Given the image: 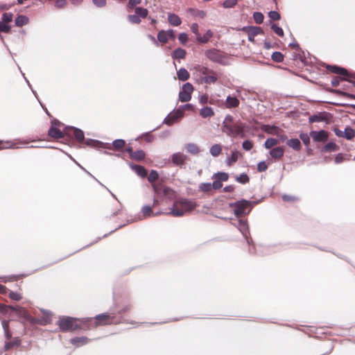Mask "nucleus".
Returning <instances> with one entry per match:
<instances>
[{
	"label": "nucleus",
	"mask_w": 355,
	"mask_h": 355,
	"mask_svg": "<svg viewBox=\"0 0 355 355\" xmlns=\"http://www.w3.org/2000/svg\"><path fill=\"white\" fill-rule=\"evenodd\" d=\"M284 150L283 147H276L272 148L270 152V155L272 157L275 159H280L284 156Z\"/></svg>",
	"instance_id": "obj_20"
},
{
	"label": "nucleus",
	"mask_w": 355,
	"mask_h": 355,
	"mask_svg": "<svg viewBox=\"0 0 355 355\" xmlns=\"http://www.w3.org/2000/svg\"><path fill=\"white\" fill-rule=\"evenodd\" d=\"M85 144L88 146L94 148H103L121 152H125V149L127 148L125 141L123 139H116L112 142V144H103L96 140L88 139L85 142Z\"/></svg>",
	"instance_id": "obj_3"
},
{
	"label": "nucleus",
	"mask_w": 355,
	"mask_h": 355,
	"mask_svg": "<svg viewBox=\"0 0 355 355\" xmlns=\"http://www.w3.org/2000/svg\"><path fill=\"white\" fill-rule=\"evenodd\" d=\"M310 135H309L306 133H301L300 135V138L303 141L304 144L306 146H308L310 144Z\"/></svg>",
	"instance_id": "obj_56"
},
{
	"label": "nucleus",
	"mask_w": 355,
	"mask_h": 355,
	"mask_svg": "<svg viewBox=\"0 0 355 355\" xmlns=\"http://www.w3.org/2000/svg\"><path fill=\"white\" fill-rule=\"evenodd\" d=\"M261 128L263 131L271 135H276L278 131V128L275 125H262Z\"/></svg>",
	"instance_id": "obj_26"
},
{
	"label": "nucleus",
	"mask_w": 355,
	"mask_h": 355,
	"mask_svg": "<svg viewBox=\"0 0 355 355\" xmlns=\"http://www.w3.org/2000/svg\"><path fill=\"white\" fill-rule=\"evenodd\" d=\"M28 19L27 17H26L24 15H19L15 19V25L19 27L26 25V24H28Z\"/></svg>",
	"instance_id": "obj_34"
},
{
	"label": "nucleus",
	"mask_w": 355,
	"mask_h": 355,
	"mask_svg": "<svg viewBox=\"0 0 355 355\" xmlns=\"http://www.w3.org/2000/svg\"><path fill=\"white\" fill-rule=\"evenodd\" d=\"M327 69L333 73L343 76L345 80L351 82L352 79H355V76L350 74L345 68L336 65H327Z\"/></svg>",
	"instance_id": "obj_6"
},
{
	"label": "nucleus",
	"mask_w": 355,
	"mask_h": 355,
	"mask_svg": "<svg viewBox=\"0 0 355 355\" xmlns=\"http://www.w3.org/2000/svg\"><path fill=\"white\" fill-rule=\"evenodd\" d=\"M271 28L274 31V32L279 36L283 37L284 36V31L283 29L278 26L276 24H272L271 26Z\"/></svg>",
	"instance_id": "obj_57"
},
{
	"label": "nucleus",
	"mask_w": 355,
	"mask_h": 355,
	"mask_svg": "<svg viewBox=\"0 0 355 355\" xmlns=\"http://www.w3.org/2000/svg\"><path fill=\"white\" fill-rule=\"evenodd\" d=\"M14 146V144L10 141L0 140V150L12 148Z\"/></svg>",
	"instance_id": "obj_46"
},
{
	"label": "nucleus",
	"mask_w": 355,
	"mask_h": 355,
	"mask_svg": "<svg viewBox=\"0 0 355 355\" xmlns=\"http://www.w3.org/2000/svg\"><path fill=\"white\" fill-rule=\"evenodd\" d=\"M153 186V188L154 189V191L155 192V193L157 194H160V193H162L163 192V188H165L166 186H164L163 184L162 183H153L152 184Z\"/></svg>",
	"instance_id": "obj_48"
},
{
	"label": "nucleus",
	"mask_w": 355,
	"mask_h": 355,
	"mask_svg": "<svg viewBox=\"0 0 355 355\" xmlns=\"http://www.w3.org/2000/svg\"><path fill=\"white\" fill-rule=\"evenodd\" d=\"M195 69L198 71L200 73L204 75L205 76L209 74L212 70L208 69L206 67L202 66V65H197L195 67Z\"/></svg>",
	"instance_id": "obj_40"
},
{
	"label": "nucleus",
	"mask_w": 355,
	"mask_h": 355,
	"mask_svg": "<svg viewBox=\"0 0 355 355\" xmlns=\"http://www.w3.org/2000/svg\"><path fill=\"white\" fill-rule=\"evenodd\" d=\"M245 123L240 121L234 123L233 116L230 114L225 116L223 122V132L231 137L235 138L240 137L241 138H244L245 137Z\"/></svg>",
	"instance_id": "obj_1"
},
{
	"label": "nucleus",
	"mask_w": 355,
	"mask_h": 355,
	"mask_svg": "<svg viewBox=\"0 0 355 355\" xmlns=\"http://www.w3.org/2000/svg\"><path fill=\"white\" fill-rule=\"evenodd\" d=\"M187 159V155L182 153H174L171 157L173 164L175 166H180V168L184 166Z\"/></svg>",
	"instance_id": "obj_13"
},
{
	"label": "nucleus",
	"mask_w": 355,
	"mask_h": 355,
	"mask_svg": "<svg viewBox=\"0 0 355 355\" xmlns=\"http://www.w3.org/2000/svg\"><path fill=\"white\" fill-rule=\"evenodd\" d=\"M236 180L241 184H247L250 181L248 175L245 173H242L239 176L236 177Z\"/></svg>",
	"instance_id": "obj_44"
},
{
	"label": "nucleus",
	"mask_w": 355,
	"mask_h": 355,
	"mask_svg": "<svg viewBox=\"0 0 355 355\" xmlns=\"http://www.w3.org/2000/svg\"><path fill=\"white\" fill-rule=\"evenodd\" d=\"M187 52L184 49L181 48L176 49L172 54L173 59H183L185 58Z\"/></svg>",
	"instance_id": "obj_25"
},
{
	"label": "nucleus",
	"mask_w": 355,
	"mask_h": 355,
	"mask_svg": "<svg viewBox=\"0 0 355 355\" xmlns=\"http://www.w3.org/2000/svg\"><path fill=\"white\" fill-rule=\"evenodd\" d=\"M135 12L137 15L143 19L146 18L148 15V10L142 7H136L135 8Z\"/></svg>",
	"instance_id": "obj_31"
},
{
	"label": "nucleus",
	"mask_w": 355,
	"mask_h": 355,
	"mask_svg": "<svg viewBox=\"0 0 355 355\" xmlns=\"http://www.w3.org/2000/svg\"><path fill=\"white\" fill-rule=\"evenodd\" d=\"M213 178L220 182H226L229 179V174L225 172H218L214 174Z\"/></svg>",
	"instance_id": "obj_33"
},
{
	"label": "nucleus",
	"mask_w": 355,
	"mask_h": 355,
	"mask_svg": "<svg viewBox=\"0 0 355 355\" xmlns=\"http://www.w3.org/2000/svg\"><path fill=\"white\" fill-rule=\"evenodd\" d=\"M88 342V338L87 337H75L71 340V343L73 345H76L77 346L83 345Z\"/></svg>",
	"instance_id": "obj_29"
},
{
	"label": "nucleus",
	"mask_w": 355,
	"mask_h": 355,
	"mask_svg": "<svg viewBox=\"0 0 355 355\" xmlns=\"http://www.w3.org/2000/svg\"><path fill=\"white\" fill-rule=\"evenodd\" d=\"M209 151L212 156L217 157L222 152V146L220 144H214L210 148Z\"/></svg>",
	"instance_id": "obj_32"
},
{
	"label": "nucleus",
	"mask_w": 355,
	"mask_h": 355,
	"mask_svg": "<svg viewBox=\"0 0 355 355\" xmlns=\"http://www.w3.org/2000/svg\"><path fill=\"white\" fill-rule=\"evenodd\" d=\"M132 168L139 176L141 178H146L147 176V170L144 166L140 165H135Z\"/></svg>",
	"instance_id": "obj_27"
},
{
	"label": "nucleus",
	"mask_w": 355,
	"mask_h": 355,
	"mask_svg": "<svg viewBox=\"0 0 355 355\" xmlns=\"http://www.w3.org/2000/svg\"><path fill=\"white\" fill-rule=\"evenodd\" d=\"M177 76L178 79L182 81H186L190 77L189 73L184 68H181L180 69H179L177 72Z\"/></svg>",
	"instance_id": "obj_22"
},
{
	"label": "nucleus",
	"mask_w": 355,
	"mask_h": 355,
	"mask_svg": "<svg viewBox=\"0 0 355 355\" xmlns=\"http://www.w3.org/2000/svg\"><path fill=\"white\" fill-rule=\"evenodd\" d=\"M338 149V146L334 142L327 143L322 148V152H334Z\"/></svg>",
	"instance_id": "obj_37"
},
{
	"label": "nucleus",
	"mask_w": 355,
	"mask_h": 355,
	"mask_svg": "<svg viewBox=\"0 0 355 355\" xmlns=\"http://www.w3.org/2000/svg\"><path fill=\"white\" fill-rule=\"evenodd\" d=\"M341 80H345L343 79V77L340 78V77H338V76H335L331 80V85L333 87H337V86L339 85V83H340V82Z\"/></svg>",
	"instance_id": "obj_62"
},
{
	"label": "nucleus",
	"mask_w": 355,
	"mask_h": 355,
	"mask_svg": "<svg viewBox=\"0 0 355 355\" xmlns=\"http://www.w3.org/2000/svg\"><path fill=\"white\" fill-rule=\"evenodd\" d=\"M168 40L167 33L164 30L159 31L157 34V41L162 44H164L168 42Z\"/></svg>",
	"instance_id": "obj_35"
},
{
	"label": "nucleus",
	"mask_w": 355,
	"mask_h": 355,
	"mask_svg": "<svg viewBox=\"0 0 355 355\" xmlns=\"http://www.w3.org/2000/svg\"><path fill=\"white\" fill-rule=\"evenodd\" d=\"M242 146L245 150H250L253 148V143L251 141L246 140L243 142Z\"/></svg>",
	"instance_id": "obj_60"
},
{
	"label": "nucleus",
	"mask_w": 355,
	"mask_h": 355,
	"mask_svg": "<svg viewBox=\"0 0 355 355\" xmlns=\"http://www.w3.org/2000/svg\"><path fill=\"white\" fill-rule=\"evenodd\" d=\"M213 32L211 30H208L203 35H201L200 34L198 35L196 40L200 44H206L209 41V40L213 37Z\"/></svg>",
	"instance_id": "obj_16"
},
{
	"label": "nucleus",
	"mask_w": 355,
	"mask_h": 355,
	"mask_svg": "<svg viewBox=\"0 0 355 355\" xmlns=\"http://www.w3.org/2000/svg\"><path fill=\"white\" fill-rule=\"evenodd\" d=\"M168 22L170 24L175 26H178L180 25L182 23V20L179 17V16H178L175 14H173V13L168 15Z\"/></svg>",
	"instance_id": "obj_21"
},
{
	"label": "nucleus",
	"mask_w": 355,
	"mask_h": 355,
	"mask_svg": "<svg viewBox=\"0 0 355 355\" xmlns=\"http://www.w3.org/2000/svg\"><path fill=\"white\" fill-rule=\"evenodd\" d=\"M328 120V114L325 112L312 115L309 117V123L321 122Z\"/></svg>",
	"instance_id": "obj_14"
},
{
	"label": "nucleus",
	"mask_w": 355,
	"mask_h": 355,
	"mask_svg": "<svg viewBox=\"0 0 355 355\" xmlns=\"http://www.w3.org/2000/svg\"><path fill=\"white\" fill-rule=\"evenodd\" d=\"M9 297L10 299L15 301H19L22 297L21 295L17 292L10 291Z\"/></svg>",
	"instance_id": "obj_58"
},
{
	"label": "nucleus",
	"mask_w": 355,
	"mask_h": 355,
	"mask_svg": "<svg viewBox=\"0 0 355 355\" xmlns=\"http://www.w3.org/2000/svg\"><path fill=\"white\" fill-rule=\"evenodd\" d=\"M196 207L197 204L194 200L180 198L173 202V207L167 214L176 217L182 216L193 211Z\"/></svg>",
	"instance_id": "obj_2"
},
{
	"label": "nucleus",
	"mask_w": 355,
	"mask_h": 355,
	"mask_svg": "<svg viewBox=\"0 0 355 355\" xmlns=\"http://www.w3.org/2000/svg\"><path fill=\"white\" fill-rule=\"evenodd\" d=\"M310 136L314 141L325 142L329 138V133L327 131L324 130L320 131H311Z\"/></svg>",
	"instance_id": "obj_12"
},
{
	"label": "nucleus",
	"mask_w": 355,
	"mask_h": 355,
	"mask_svg": "<svg viewBox=\"0 0 355 355\" xmlns=\"http://www.w3.org/2000/svg\"><path fill=\"white\" fill-rule=\"evenodd\" d=\"M355 137V130L350 127H347L344 131L343 137L352 140Z\"/></svg>",
	"instance_id": "obj_38"
},
{
	"label": "nucleus",
	"mask_w": 355,
	"mask_h": 355,
	"mask_svg": "<svg viewBox=\"0 0 355 355\" xmlns=\"http://www.w3.org/2000/svg\"><path fill=\"white\" fill-rule=\"evenodd\" d=\"M193 91V85L187 83L183 85L182 90L179 93V99L182 102H188L191 98V94Z\"/></svg>",
	"instance_id": "obj_7"
},
{
	"label": "nucleus",
	"mask_w": 355,
	"mask_h": 355,
	"mask_svg": "<svg viewBox=\"0 0 355 355\" xmlns=\"http://www.w3.org/2000/svg\"><path fill=\"white\" fill-rule=\"evenodd\" d=\"M253 17H254V21L259 24H260L263 22V18H264L263 14L261 12H254L253 15Z\"/></svg>",
	"instance_id": "obj_53"
},
{
	"label": "nucleus",
	"mask_w": 355,
	"mask_h": 355,
	"mask_svg": "<svg viewBox=\"0 0 355 355\" xmlns=\"http://www.w3.org/2000/svg\"><path fill=\"white\" fill-rule=\"evenodd\" d=\"M67 5V0H56L55 6L58 8H63Z\"/></svg>",
	"instance_id": "obj_64"
},
{
	"label": "nucleus",
	"mask_w": 355,
	"mask_h": 355,
	"mask_svg": "<svg viewBox=\"0 0 355 355\" xmlns=\"http://www.w3.org/2000/svg\"><path fill=\"white\" fill-rule=\"evenodd\" d=\"M239 100L235 96H228L226 98L225 107L227 108H235L239 105Z\"/></svg>",
	"instance_id": "obj_15"
},
{
	"label": "nucleus",
	"mask_w": 355,
	"mask_h": 355,
	"mask_svg": "<svg viewBox=\"0 0 355 355\" xmlns=\"http://www.w3.org/2000/svg\"><path fill=\"white\" fill-rule=\"evenodd\" d=\"M11 31V26L0 21V33H9Z\"/></svg>",
	"instance_id": "obj_52"
},
{
	"label": "nucleus",
	"mask_w": 355,
	"mask_h": 355,
	"mask_svg": "<svg viewBox=\"0 0 355 355\" xmlns=\"http://www.w3.org/2000/svg\"><path fill=\"white\" fill-rule=\"evenodd\" d=\"M142 213L144 216H150L153 215V207L151 206H144L142 207Z\"/></svg>",
	"instance_id": "obj_51"
},
{
	"label": "nucleus",
	"mask_w": 355,
	"mask_h": 355,
	"mask_svg": "<svg viewBox=\"0 0 355 355\" xmlns=\"http://www.w3.org/2000/svg\"><path fill=\"white\" fill-rule=\"evenodd\" d=\"M186 149L188 153L192 155H197L200 152L198 146L195 144H188L186 146Z\"/></svg>",
	"instance_id": "obj_36"
},
{
	"label": "nucleus",
	"mask_w": 355,
	"mask_h": 355,
	"mask_svg": "<svg viewBox=\"0 0 355 355\" xmlns=\"http://www.w3.org/2000/svg\"><path fill=\"white\" fill-rule=\"evenodd\" d=\"M238 1L237 0H225L223 6L225 8H231L235 6L237 4Z\"/></svg>",
	"instance_id": "obj_54"
},
{
	"label": "nucleus",
	"mask_w": 355,
	"mask_h": 355,
	"mask_svg": "<svg viewBox=\"0 0 355 355\" xmlns=\"http://www.w3.org/2000/svg\"><path fill=\"white\" fill-rule=\"evenodd\" d=\"M20 342H21L20 340H19L18 338H15L12 342L6 343V349H10V348L13 347L14 346H18L20 345Z\"/></svg>",
	"instance_id": "obj_59"
},
{
	"label": "nucleus",
	"mask_w": 355,
	"mask_h": 355,
	"mask_svg": "<svg viewBox=\"0 0 355 355\" xmlns=\"http://www.w3.org/2000/svg\"><path fill=\"white\" fill-rule=\"evenodd\" d=\"M278 140L275 138H269L265 141L264 146L266 148L270 149L278 144Z\"/></svg>",
	"instance_id": "obj_42"
},
{
	"label": "nucleus",
	"mask_w": 355,
	"mask_h": 355,
	"mask_svg": "<svg viewBox=\"0 0 355 355\" xmlns=\"http://www.w3.org/2000/svg\"><path fill=\"white\" fill-rule=\"evenodd\" d=\"M268 15L271 19L275 21L279 20L280 19L279 13L276 11H270Z\"/></svg>",
	"instance_id": "obj_63"
},
{
	"label": "nucleus",
	"mask_w": 355,
	"mask_h": 355,
	"mask_svg": "<svg viewBox=\"0 0 355 355\" xmlns=\"http://www.w3.org/2000/svg\"><path fill=\"white\" fill-rule=\"evenodd\" d=\"M268 168V164L266 162H261L257 164V170L259 172L266 171Z\"/></svg>",
	"instance_id": "obj_61"
},
{
	"label": "nucleus",
	"mask_w": 355,
	"mask_h": 355,
	"mask_svg": "<svg viewBox=\"0 0 355 355\" xmlns=\"http://www.w3.org/2000/svg\"><path fill=\"white\" fill-rule=\"evenodd\" d=\"M125 151L128 153L129 157L131 159L139 162L142 161L146 157V153L142 150H138L136 151H133L132 148L131 146H128L125 148Z\"/></svg>",
	"instance_id": "obj_11"
},
{
	"label": "nucleus",
	"mask_w": 355,
	"mask_h": 355,
	"mask_svg": "<svg viewBox=\"0 0 355 355\" xmlns=\"http://www.w3.org/2000/svg\"><path fill=\"white\" fill-rule=\"evenodd\" d=\"M159 178V174L158 173L155 171V170H152L150 172V174L148 176V180L150 182L152 183V184L153 183H155V182Z\"/></svg>",
	"instance_id": "obj_47"
},
{
	"label": "nucleus",
	"mask_w": 355,
	"mask_h": 355,
	"mask_svg": "<svg viewBox=\"0 0 355 355\" xmlns=\"http://www.w3.org/2000/svg\"><path fill=\"white\" fill-rule=\"evenodd\" d=\"M162 194L169 199H173L175 197V192L168 187H165V188H163Z\"/></svg>",
	"instance_id": "obj_39"
},
{
	"label": "nucleus",
	"mask_w": 355,
	"mask_h": 355,
	"mask_svg": "<svg viewBox=\"0 0 355 355\" xmlns=\"http://www.w3.org/2000/svg\"><path fill=\"white\" fill-rule=\"evenodd\" d=\"M12 310L13 311H15L21 317H23L27 322H30L32 324H35L37 323L42 324L38 319H36L35 318H33L28 311L26 310L24 308L17 306H8V310Z\"/></svg>",
	"instance_id": "obj_5"
},
{
	"label": "nucleus",
	"mask_w": 355,
	"mask_h": 355,
	"mask_svg": "<svg viewBox=\"0 0 355 355\" xmlns=\"http://www.w3.org/2000/svg\"><path fill=\"white\" fill-rule=\"evenodd\" d=\"M218 78L216 73L212 71L209 74L202 78L203 82L207 84L214 83L216 82Z\"/></svg>",
	"instance_id": "obj_23"
},
{
	"label": "nucleus",
	"mask_w": 355,
	"mask_h": 355,
	"mask_svg": "<svg viewBox=\"0 0 355 355\" xmlns=\"http://www.w3.org/2000/svg\"><path fill=\"white\" fill-rule=\"evenodd\" d=\"M182 116V112L181 111H178L174 114L168 115L164 120V122L167 125H172L179 118Z\"/></svg>",
	"instance_id": "obj_18"
},
{
	"label": "nucleus",
	"mask_w": 355,
	"mask_h": 355,
	"mask_svg": "<svg viewBox=\"0 0 355 355\" xmlns=\"http://www.w3.org/2000/svg\"><path fill=\"white\" fill-rule=\"evenodd\" d=\"M58 326L63 331H74L80 328L76 323V320L70 317L60 318L58 321Z\"/></svg>",
	"instance_id": "obj_4"
},
{
	"label": "nucleus",
	"mask_w": 355,
	"mask_h": 355,
	"mask_svg": "<svg viewBox=\"0 0 355 355\" xmlns=\"http://www.w3.org/2000/svg\"><path fill=\"white\" fill-rule=\"evenodd\" d=\"M200 114L202 118L211 117L214 115V112L211 107H205L200 110Z\"/></svg>",
	"instance_id": "obj_24"
},
{
	"label": "nucleus",
	"mask_w": 355,
	"mask_h": 355,
	"mask_svg": "<svg viewBox=\"0 0 355 355\" xmlns=\"http://www.w3.org/2000/svg\"><path fill=\"white\" fill-rule=\"evenodd\" d=\"M205 55L210 60L218 63H223L225 58L223 52L215 49L207 50Z\"/></svg>",
	"instance_id": "obj_8"
},
{
	"label": "nucleus",
	"mask_w": 355,
	"mask_h": 355,
	"mask_svg": "<svg viewBox=\"0 0 355 355\" xmlns=\"http://www.w3.org/2000/svg\"><path fill=\"white\" fill-rule=\"evenodd\" d=\"M199 189L201 191H203L205 193H209L212 189V186L211 183H201L199 185Z\"/></svg>",
	"instance_id": "obj_45"
},
{
	"label": "nucleus",
	"mask_w": 355,
	"mask_h": 355,
	"mask_svg": "<svg viewBox=\"0 0 355 355\" xmlns=\"http://www.w3.org/2000/svg\"><path fill=\"white\" fill-rule=\"evenodd\" d=\"M114 317L107 313H102L96 315L94 318V327L111 324L113 323Z\"/></svg>",
	"instance_id": "obj_9"
},
{
	"label": "nucleus",
	"mask_w": 355,
	"mask_h": 355,
	"mask_svg": "<svg viewBox=\"0 0 355 355\" xmlns=\"http://www.w3.org/2000/svg\"><path fill=\"white\" fill-rule=\"evenodd\" d=\"M13 14L12 12H5L2 15V21L6 24H8L10 22L12 21Z\"/></svg>",
	"instance_id": "obj_43"
},
{
	"label": "nucleus",
	"mask_w": 355,
	"mask_h": 355,
	"mask_svg": "<svg viewBox=\"0 0 355 355\" xmlns=\"http://www.w3.org/2000/svg\"><path fill=\"white\" fill-rule=\"evenodd\" d=\"M73 135L78 142H84L85 135L83 131L78 128L73 129Z\"/></svg>",
	"instance_id": "obj_30"
},
{
	"label": "nucleus",
	"mask_w": 355,
	"mask_h": 355,
	"mask_svg": "<svg viewBox=\"0 0 355 355\" xmlns=\"http://www.w3.org/2000/svg\"><path fill=\"white\" fill-rule=\"evenodd\" d=\"M128 21L132 23V24H139L141 23V18L137 15L136 14L135 15H129L128 16Z\"/></svg>",
	"instance_id": "obj_49"
},
{
	"label": "nucleus",
	"mask_w": 355,
	"mask_h": 355,
	"mask_svg": "<svg viewBox=\"0 0 355 355\" xmlns=\"http://www.w3.org/2000/svg\"><path fill=\"white\" fill-rule=\"evenodd\" d=\"M239 152H232L231 157L228 159L227 165L230 166L233 163H235L239 159Z\"/></svg>",
	"instance_id": "obj_50"
},
{
	"label": "nucleus",
	"mask_w": 355,
	"mask_h": 355,
	"mask_svg": "<svg viewBox=\"0 0 355 355\" xmlns=\"http://www.w3.org/2000/svg\"><path fill=\"white\" fill-rule=\"evenodd\" d=\"M141 3V0H129L127 4V7L130 10H132L136 6Z\"/></svg>",
	"instance_id": "obj_55"
},
{
	"label": "nucleus",
	"mask_w": 355,
	"mask_h": 355,
	"mask_svg": "<svg viewBox=\"0 0 355 355\" xmlns=\"http://www.w3.org/2000/svg\"><path fill=\"white\" fill-rule=\"evenodd\" d=\"M287 145L296 150H300L301 148V143L298 139H291L288 140Z\"/></svg>",
	"instance_id": "obj_28"
},
{
	"label": "nucleus",
	"mask_w": 355,
	"mask_h": 355,
	"mask_svg": "<svg viewBox=\"0 0 355 355\" xmlns=\"http://www.w3.org/2000/svg\"><path fill=\"white\" fill-rule=\"evenodd\" d=\"M48 135L53 139H61L64 137L63 132L60 129L53 126L50 128Z\"/></svg>",
	"instance_id": "obj_17"
},
{
	"label": "nucleus",
	"mask_w": 355,
	"mask_h": 355,
	"mask_svg": "<svg viewBox=\"0 0 355 355\" xmlns=\"http://www.w3.org/2000/svg\"><path fill=\"white\" fill-rule=\"evenodd\" d=\"M263 33L262 29L260 27H250L248 30V40L250 41L254 42V37L259 35Z\"/></svg>",
	"instance_id": "obj_19"
},
{
	"label": "nucleus",
	"mask_w": 355,
	"mask_h": 355,
	"mask_svg": "<svg viewBox=\"0 0 355 355\" xmlns=\"http://www.w3.org/2000/svg\"><path fill=\"white\" fill-rule=\"evenodd\" d=\"M284 55L279 51L274 52L271 55L272 60L276 62H282L284 61Z\"/></svg>",
	"instance_id": "obj_41"
},
{
	"label": "nucleus",
	"mask_w": 355,
	"mask_h": 355,
	"mask_svg": "<svg viewBox=\"0 0 355 355\" xmlns=\"http://www.w3.org/2000/svg\"><path fill=\"white\" fill-rule=\"evenodd\" d=\"M232 206L234 207V214L239 217L245 213V210L250 206V202L243 200L235 202L234 204L232 205Z\"/></svg>",
	"instance_id": "obj_10"
}]
</instances>
